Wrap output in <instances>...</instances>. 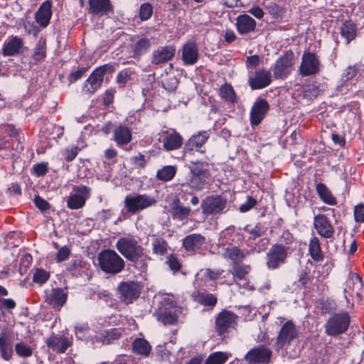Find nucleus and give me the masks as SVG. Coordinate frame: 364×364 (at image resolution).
<instances>
[{"label":"nucleus","mask_w":364,"mask_h":364,"mask_svg":"<svg viewBox=\"0 0 364 364\" xmlns=\"http://www.w3.org/2000/svg\"><path fill=\"white\" fill-rule=\"evenodd\" d=\"M163 86L165 89L168 90V91H173L176 89L178 82L175 77H170L166 80H164L163 82Z\"/></svg>","instance_id":"13d9d810"},{"label":"nucleus","mask_w":364,"mask_h":364,"mask_svg":"<svg viewBox=\"0 0 364 364\" xmlns=\"http://www.w3.org/2000/svg\"><path fill=\"white\" fill-rule=\"evenodd\" d=\"M293 54H285L281 56L274 63L272 68L273 74L277 79L286 78L293 70Z\"/></svg>","instance_id":"4468645a"},{"label":"nucleus","mask_w":364,"mask_h":364,"mask_svg":"<svg viewBox=\"0 0 364 364\" xmlns=\"http://www.w3.org/2000/svg\"><path fill=\"white\" fill-rule=\"evenodd\" d=\"M52 15L51 4L49 1L43 2L35 14L36 21L43 28H46Z\"/></svg>","instance_id":"c756f323"},{"label":"nucleus","mask_w":364,"mask_h":364,"mask_svg":"<svg viewBox=\"0 0 364 364\" xmlns=\"http://www.w3.org/2000/svg\"><path fill=\"white\" fill-rule=\"evenodd\" d=\"M114 70V66L110 64L97 68L85 82L83 91L88 94H93L102 85L105 73H112Z\"/></svg>","instance_id":"39448f33"},{"label":"nucleus","mask_w":364,"mask_h":364,"mask_svg":"<svg viewBox=\"0 0 364 364\" xmlns=\"http://www.w3.org/2000/svg\"><path fill=\"white\" fill-rule=\"evenodd\" d=\"M176 174V168L172 166H164L158 171L156 176L159 180L168 181L171 180Z\"/></svg>","instance_id":"49530a36"},{"label":"nucleus","mask_w":364,"mask_h":364,"mask_svg":"<svg viewBox=\"0 0 364 364\" xmlns=\"http://www.w3.org/2000/svg\"><path fill=\"white\" fill-rule=\"evenodd\" d=\"M67 300L66 292L60 289H53L52 291L47 295L46 301L48 304L54 306H63Z\"/></svg>","instance_id":"473e14b6"},{"label":"nucleus","mask_w":364,"mask_h":364,"mask_svg":"<svg viewBox=\"0 0 364 364\" xmlns=\"http://www.w3.org/2000/svg\"><path fill=\"white\" fill-rule=\"evenodd\" d=\"M249 252L248 250L245 252L237 247L231 246L225 248L223 255L224 258L231 260L232 264H235L243 261Z\"/></svg>","instance_id":"2f4dec72"},{"label":"nucleus","mask_w":364,"mask_h":364,"mask_svg":"<svg viewBox=\"0 0 364 364\" xmlns=\"http://www.w3.org/2000/svg\"><path fill=\"white\" fill-rule=\"evenodd\" d=\"M33 201L36 206L42 211H46L50 208V204L39 196H36Z\"/></svg>","instance_id":"bf43d9fd"},{"label":"nucleus","mask_w":364,"mask_h":364,"mask_svg":"<svg viewBox=\"0 0 364 364\" xmlns=\"http://www.w3.org/2000/svg\"><path fill=\"white\" fill-rule=\"evenodd\" d=\"M176 53V47L173 45L159 46L154 50L151 63L156 65L164 64L171 60Z\"/></svg>","instance_id":"f3484780"},{"label":"nucleus","mask_w":364,"mask_h":364,"mask_svg":"<svg viewBox=\"0 0 364 364\" xmlns=\"http://www.w3.org/2000/svg\"><path fill=\"white\" fill-rule=\"evenodd\" d=\"M316 191L319 198L326 204L335 205L337 204L336 198L333 196L328 188L322 183L316 184Z\"/></svg>","instance_id":"f704fd0d"},{"label":"nucleus","mask_w":364,"mask_h":364,"mask_svg":"<svg viewBox=\"0 0 364 364\" xmlns=\"http://www.w3.org/2000/svg\"><path fill=\"white\" fill-rule=\"evenodd\" d=\"M177 311L178 308L172 305L171 309H165L158 314L157 318L165 325L175 324L178 321Z\"/></svg>","instance_id":"c9c22d12"},{"label":"nucleus","mask_w":364,"mask_h":364,"mask_svg":"<svg viewBox=\"0 0 364 364\" xmlns=\"http://www.w3.org/2000/svg\"><path fill=\"white\" fill-rule=\"evenodd\" d=\"M122 333V328L102 330L96 333L95 339L97 342H101L104 345H109L119 339Z\"/></svg>","instance_id":"bb28decb"},{"label":"nucleus","mask_w":364,"mask_h":364,"mask_svg":"<svg viewBox=\"0 0 364 364\" xmlns=\"http://www.w3.org/2000/svg\"><path fill=\"white\" fill-rule=\"evenodd\" d=\"M90 12L99 16L107 15L112 11L110 0H88Z\"/></svg>","instance_id":"c85d7f7f"},{"label":"nucleus","mask_w":364,"mask_h":364,"mask_svg":"<svg viewBox=\"0 0 364 364\" xmlns=\"http://www.w3.org/2000/svg\"><path fill=\"white\" fill-rule=\"evenodd\" d=\"M309 252L311 257L316 262H320L323 259V255L321 251L320 241L318 237H312L309 244Z\"/></svg>","instance_id":"e433bc0d"},{"label":"nucleus","mask_w":364,"mask_h":364,"mask_svg":"<svg viewBox=\"0 0 364 364\" xmlns=\"http://www.w3.org/2000/svg\"><path fill=\"white\" fill-rule=\"evenodd\" d=\"M289 247L282 244H276L271 247L267 253V267L271 269L278 268L284 264L287 257Z\"/></svg>","instance_id":"9d476101"},{"label":"nucleus","mask_w":364,"mask_h":364,"mask_svg":"<svg viewBox=\"0 0 364 364\" xmlns=\"http://www.w3.org/2000/svg\"><path fill=\"white\" fill-rule=\"evenodd\" d=\"M156 200L146 194H138L135 196H126L124 206L128 213H136L137 211L153 206Z\"/></svg>","instance_id":"6e6552de"},{"label":"nucleus","mask_w":364,"mask_h":364,"mask_svg":"<svg viewBox=\"0 0 364 364\" xmlns=\"http://www.w3.org/2000/svg\"><path fill=\"white\" fill-rule=\"evenodd\" d=\"M73 191L74 193L70 194L67 199V206L73 210L80 209L90 197V189L85 186H75Z\"/></svg>","instance_id":"f8f14e48"},{"label":"nucleus","mask_w":364,"mask_h":364,"mask_svg":"<svg viewBox=\"0 0 364 364\" xmlns=\"http://www.w3.org/2000/svg\"><path fill=\"white\" fill-rule=\"evenodd\" d=\"M245 230L251 235L252 239L259 237L262 234V228L259 224L256 225L252 228H249L248 227H247L245 228Z\"/></svg>","instance_id":"680f3d73"},{"label":"nucleus","mask_w":364,"mask_h":364,"mask_svg":"<svg viewBox=\"0 0 364 364\" xmlns=\"http://www.w3.org/2000/svg\"><path fill=\"white\" fill-rule=\"evenodd\" d=\"M198 49L194 41H188L181 50V58L185 65H192L198 60Z\"/></svg>","instance_id":"b1692460"},{"label":"nucleus","mask_w":364,"mask_h":364,"mask_svg":"<svg viewBox=\"0 0 364 364\" xmlns=\"http://www.w3.org/2000/svg\"><path fill=\"white\" fill-rule=\"evenodd\" d=\"M132 350L142 355H148L151 350V346L146 340L138 338L132 343Z\"/></svg>","instance_id":"a19ab883"},{"label":"nucleus","mask_w":364,"mask_h":364,"mask_svg":"<svg viewBox=\"0 0 364 364\" xmlns=\"http://www.w3.org/2000/svg\"><path fill=\"white\" fill-rule=\"evenodd\" d=\"M354 217L357 222H364V205L360 204L355 207Z\"/></svg>","instance_id":"0e129e2a"},{"label":"nucleus","mask_w":364,"mask_h":364,"mask_svg":"<svg viewBox=\"0 0 364 364\" xmlns=\"http://www.w3.org/2000/svg\"><path fill=\"white\" fill-rule=\"evenodd\" d=\"M130 79V73L128 70H124L120 71L117 77V83L119 87H123L128 80Z\"/></svg>","instance_id":"5fc2aeb1"},{"label":"nucleus","mask_w":364,"mask_h":364,"mask_svg":"<svg viewBox=\"0 0 364 364\" xmlns=\"http://www.w3.org/2000/svg\"><path fill=\"white\" fill-rule=\"evenodd\" d=\"M272 355L270 348L260 346L250 350L244 357L248 364H269Z\"/></svg>","instance_id":"9b49d317"},{"label":"nucleus","mask_w":364,"mask_h":364,"mask_svg":"<svg viewBox=\"0 0 364 364\" xmlns=\"http://www.w3.org/2000/svg\"><path fill=\"white\" fill-rule=\"evenodd\" d=\"M152 252L158 255H164L167 252L168 243L161 237H155L152 241Z\"/></svg>","instance_id":"79ce46f5"},{"label":"nucleus","mask_w":364,"mask_h":364,"mask_svg":"<svg viewBox=\"0 0 364 364\" xmlns=\"http://www.w3.org/2000/svg\"><path fill=\"white\" fill-rule=\"evenodd\" d=\"M256 200L249 196L247 200L240 205V210L242 213L247 212L252 208H253L256 205Z\"/></svg>","instance_id":"e2e57ef3"},{"label":"nucleus","mask_w":364,"mask_h":364,"mask_svg":"<svg viewBox=\"0 0 364 364\" xmlns=\"http://www.w3.org/2000/svg\"><path fill=\"white\" fill-rule=\"evenodd\" d=\"M46 344L53 350L63 353L70 346V341L67 338L51 336L47 339Z\"/></svg>","instance_id":"72a5a7b5"},{"label":"nucleus","mask_w":364,"mask_h":364,"mask_svg":"<svg viewBox=\"0 0 364 364\" xmlns=\"http://www.w3.org/2000/svg\"><path fill=\"white\" fill-rule=\"evenodd\" d=\"M49 278V274L41 269H38L33 276V281L36 283L43 284Z\"/></svg>","instance_id":"3c124183"},{"label":"nucleus","mask_w":364,"mask_h":364,"mask_svg":"<svg viewBox=\"0 0 364 364\" xmlns=\"http://www.w3.org/2000/svg\"><path fill=\"white\" fill-rule=\"evenodd\" d=\"M299 331L291 321H287L280 328L274 343L275 350L279 351L287 348L298 337Z\"/></svg>","instance_id":"1a4fd4ad"},{"label":"nucleus","mask_w":364,"mask_h":364,"mask_svg":"<svg viewBox=\"0 0 364 364\" xmlns=\"http://www.w3.org/2000/svg\"><path fill=\"white\" fill-rule=\"evenodd\" d=\"M228 358L227 353L220 351L215 352L207 358L204 364H224Z\"/></svg>","instance_id":"a18cd8bd"},{"label":"nucleus","mask_w":364,"mask_h":364,"mask_svg":"<svg viewBox=\"0 0 364 364\" xmlns=\"http://www.w3.org/2000/svg\"><path fill=\"white\" fill-rule=\"evenodd\" d=\"M201 303L205 306H214L217 303V298L212 294L202 296Z\"/></svg>","instance_id":"052dcab7"},{"label":"nucleus","mask_w":364,"mask_h":364,"mask_svg":"<svg viewBox=\"0 0 364 364\" xmlns=\"http://www.w3.org/2000/svg\"><path fill=\"white\" fill-rule=\"evenodd\" d=\"M15 350L16 354L21 357H29L33 353L32 349L23 343H16Z\"/></svg>","instance_id":"8fccbe9b"},{"label":"nucleus","mask_w":364,"mask_h":364,"mask_svg":"<svg viewBox=\"0 0 364 364\" xmlns=\"http://www.w3.org/2000/svg\"><path fill=\"white\" fill-rule=\"evenodd\" d=\"M228 200L220 195H210L201 202L200 208L205 215H222L227 211Z\"/></svg>","instance_id":"20e7f679"},{"label":"nucleus","mask_w":364,"mask_h":364,"mask_svg":"<svg viewBox=\"0 0 364 364\" xmlns=\"http://www.w3.org/2000/svg\"><path fill=\"white\" fill-rule=\"evenodd\" d=\"M163 146L166 151L178 149L183 144V137L175 129L162 131Z\"/></svg>","instance_id":"dca6fc26"},{"label":"nucleus","mask_w":364,"mask_h":364,"mask_svg":"<svg viewBox=\"0 0 364 364\" xmlns=\"http://www.w3.org/2000/svg\"><path fill=\"white\" fill-rule=\"evenodd\" d=\"M166 263L169 268L173 272L178 271L181 269L180 262H178V259L172 255L167 257Z\"/></svg>","instance_id":"4d7b16f0"},{"label":"nucleus","mask_w":364,"mask_h":364,"mask_svg":"<svg viewBox=\"0 0 364 364\" xmlns=\"http://www.w3.org/2000/svg\"><path fill=\"white\" fill-rule=\"evenodd\" d=\"M341 34L349 43L356 36L355 25L351 21H346L341 26Z\"/></svg>","instance_id":"4c0bfd02"},{"label":"nucleus","mask_w":364,"mask_h":364,"mask_svg":"<svg viewBox=\"0 0 364 364\" xmlns=\"http://www.w3.org/2000/svg\"><path fill=\"white\" fill-rule=\"evenodd\" d=\"M46 56V41L45 38H41L35 47L31 58L35 62L43 60Z\"/></svg>","instance_id":"ea45409f"},{"label":"nucleus","mask_w":364,"mask_h":364,"mask_svg":"<svg viewBox=\"0 0 364 364\" xmlns=\"http://www.w3.org/2000/svg\"><path fill=\"white\" fill-rule=\"evenodd\" d=\"M33 172L37 176H42L48 172V166L46 163H40L33 166Z\"/></svg>","instance_id":"6e6d98bb"},{"label":"nucleus","mask_w":364,"mask_h":364,"mask_svg":"<svg viewBox=\"0 0 364 364\" xmlns=\"http://www.w3.org/2000/svg\"><path fill=\"white\" fill-rule=\"evenodd\" d=\"M209 136L208 131L200 132L197 134L193 135L185 144V152L187 153L196 149L200 153H204L205 149H203V146L207 141Z\"/></svg>","instance_id":"412c9836"},{"label":"nucleus","mask_w":364,"mask_h":364,"mask_svg":"<svg viewBox=\"0 0 364 364\" xmlns=\"http://www.w3.org/2000/svg\"><path fill=\"white\" fill-rule=\"evenodd\" d=\"M320 60L316 54L305 52L301 58L299 72L302 76H309L319 72Z\"/></svg>","instance_id":"ddd939ff"},{"label":"nucleus","mask_w":364,"mask_h":364,"mask_svg":"<svg viewBox=\"0 0 364 364\" xmlns=\"http://www.w3.org/2000/svg\"><path fill=\"white\" fill-rule=\"evenodd\" d=\"M220 97L226 101L230 102H235L236 101V95L233 87L228 84L222 85L220 88Z\"/></svg>","instance_id":"c03bdc74"},{"label":"nucleus","mask_w":364,"mask_h":364,"mask_svg":"<svg viewBox=\"0 0 364 364\" xmlns=\"http://www.w3.org/2000/svg\"><path fill=\"white\" fill-rule=\"evenodd\" d=\"M236 26L237 31L245 34L253 31L256 28V21L247 14H242L237 17Z\"/></svg>","instance_id":"7c9ffc66"},{"label":"nucleus","mask_w":364,"mask_h":364,"mask_svg":"<svg viewBox=\"0 0 364 364\" xmlns=\"http://www.w3.org/2000/svg\"><path fill=\"white\" fill-rule=\"evenodd\" d=\"M97 259L101 269L107 274H118L125 267L124 260L114 250L111 249L101 251L97 256Z\"/></svg>","instance_id":"7ed1b4c3"},{"label":"nucleus","mask_w":364,"mask_h":364,"mask_svg":"<svg viewBox=\"0 0 364 364\" xmlns=\"http://www.w3.org/2000/svg\"><path fill=\"white\" fill-rule=\"evenodd\" d=\"M151 46V41L147 38H139L133 47V57L138 58L144 55Z\"/></svg>","instance_id":"58836bf2"},{"label":"nucleus","mask_w":364,"mask_h":364,"mask_svg":"<svg viewBox=\"0 0 364 364\" xmlns=\"http://www.w3.org/2000/svg\"><path fill=\"white\" fill-rule=\"evenodd\" d=\"M70 255V250L67 246L62 247L56 253L55 260L61 262L68 259Z\"/></svg>","instance_id":"603ef678"},{"label":"nucleus","mask_w":364,"mask_h":364,"mask_svg":"<svg viewBox=\"0 0 364 364\" xmlns=\"http://www.w3.org/2000/svg\"><path fill=\"white\" fill-rule=\"evenodd\" d=\"M79 149L77 146L66 148L63 151L64 159L67 161H72L77 155Z\"/></svg>","instance_id":"864d4df0"},{"label":"nucleus","mask_w":364,"mask_h":364,"mask_svg":"<svg viewBox=\"0 0 364 364\" xmlns=\"http://www.w3.org/2000/svg\"><path fill=\"white\" fill-rule=\"evenodd\" d=\"M358 73V70L354 66L348 67L343 75V80L344 81H348L353 79L356 76Z\"/></svg>","instance_id":"69168bd1"},{"label":"nucleus","mask_w":364,"mask_h":364,"mask_svg":"<svg viewBox=\"0 0 364 364\" xmlns=\"http://www.w3.org/2000/svg\"><path fill=\"white\" fill-rule=\"evenodd\" d=\"M191 208L184 206L178 197H175L170 204V213L173 219L183 220L191 213Z\"/></svg>","instance_id":"a878e982"},{"label":"nucleus","mask_w":364,"mask_h":364,"mask_svg":"<svg viewBox=\"0 0 364 364\" xmlns=\"http://www.w3.org/2000/svg\"><path fill=\"white\" fill-rule=\"evenodd\" d=\"M14 351L11 345L8 344L5 339H0V354L3 359L9 360L11 359Z\"/></svg>","instance_id":"de8ad7c7"},{"label":"nucleus","mask_w":364,"mask_h":364,"mask_svg":"<svg viewBox=\"0 0 364 364\" xmlns=\"http://www.w3.org/2000/svg\"><path fill=\"white\" fill-rule=\"evenodd\" d=\"M248 83L252 90L264 88L271 83V74L265 70H256L254 75L249 77Z\"/></svg>","instance_id":"4be33fe9"},{"label":"nucleus","mask_w":364,"mask_h":364,"mask_svg":"<svg viewBox=\"0 0 364 364\" xmlns=\"http://www.w3.org/2000/svg\"><path fill=\"white\" fill-rule=\"evenodd\" d=\"M269 109L268 102L264 99H257L250 111V122L252 125H258L264 119Z\"/></svg>","instance_id":"aec40b11"},{"label":"nucleus","mask_w":364,"mask_h":364,"mask_svg":"<svg viewBox=\"0 0 364 364\" xmlns=\"http://www.w3.org/2000/svg\"><path fill=\"white\" fill-rule=\"evenodd\" d=\"M153 14V6L149 3H144L141 5L139 17L141 21H146L149 19Z\"/></svg>","instance_id":"09e8293b"},{"label":"nucleus","mask_w":364,"mask_h":364,"mask_svg":"<svg viewBox=\"0 0 364 364\" xmlns=\"http://www.w3.org/2000/svg\"><path fill=\"white\" fill-rule=\"evenodd\" d=\"M190 178L181 183L182 191L187 192L190 189L193 191H201L209 187L212 177L208 165L201 162H192L189 166Z\"/></svg>","instance_id":"f03ea898"},{"label":"nucleus","mask_w":364,"mask_h":364,"mask_svg":"<svg viewBox=\"0 0 364 364\" xmlns=\"http://www.w3.org/2000/svg\"><path fill=\"white\" fill-rule=\"evenodd\" d=\"M363 287V282L361 277L356 273L350 274L346 281V287L344 289L345 298L347 302H349L348 295L350 296H360V291Z\"/></svg>","instance_id":"5701e85b"},{"label":"nucleus","mask_w":364,"mask_h":364,"mask_svg":"<svg viewBox=\"0 0 364 364\" xmlns=\"http://www.w3.org/2000/svg\"><path fill=\"white\" fill-rule=\"evenodd\" d=\"M87 68H80L78 70H77L75 72H73L70 74L69 76V81L70 83L75 82L77 80L80 79L82 75L86 72Z\"/></svg>","instance_id":"338daca9"},{"label":"nucleus","mask_w":364,"mask_h":364,"mask_svg":"<svg viewBox=\"0 0 364 364\" xmlns=\"http://www.w3.org/2000/svg\"><path fill=\"white\" fill-rule=\"evenodd\" d=\"M23 40L17 36H10L4 43L2 54L4 56H16L21 53L23 48Z\"/></svg>","instance_id":"6ab92c4d"},{"label":"nucleus","mask_w":364,"mask_h":364,"mask_svg":"<svg viewBox=\"0 0 364 364\" xmlns=\"http://www.w3.org/2000/svg\"><path fill=\"white\" fill-rule=\"evenodd\" d=\"M314 226L317 233L322 237L331 238L333 236V227L325 215H316L314 218Z\"/></svg>","instance_id":"a211bd4d"},{"label":"nucleus","mask_w":364,"mask_h":364,"mask_svg":"<svg viewBox=\"0 0 364 364\" xmlns=\"http://www.w3.org/2000/svg\"><path fill=\"white\" fill-rule=\"evenodd\" d=\"M117 251L141 272H146L151 257L140 245L139 240L132 235L119 237L115 245Z\"/></svg>","instance_id":"f257e3e1"},{"label":"nucleus","mask_w":364,"mask_h":364,"mask_svg":"<svg viewBox=\"0 0 364 364\" xmlns=\"http://www.w3.org/2000/svg\"><path fill=\"white\" fill-rule=\"evenodd\" d=\"M350 324V316L346 312L336 314L329 318L325 325L327 335L336 336L346 332Z\"/></svg>","instance_id":"423d86ee"},{"label":"nucleus","mask_w":364,"mask_h":364,"mask_svg":"<svg viewBox=\"0 0 364 364\" xmlns=\"http://www.w3.org/2000/svg\"><path fill=\"white\" fill-rule=\"evenodd\" d=\"M259 63V58L257 55H250L247 58L246 65L247 68H256Z\"/></svg>","instance_id":"774afa93"},{"label":"nucleus","mask_w":364,"mask_h":364,"mask_svg":"<svg viewBox=\"0 0 364 364\" xmlns=\"http://www.w3.org/2000/svg\"><path fill=\"white\" fill-rule=\"evenodd\" d=\"M132 139L130 129L124 125L117 126L113 131V139L117 145L122 147L128 144Z\"/></svg>","instance_id":"393cba45"},{"label":"nucleus","mask_w":364,"mask_h":364,"mask_svg":"<svg viewBox=\"0 0 364 364\" xmlns=\"http://www.w3.org/2000/svg\"><path fill=\"white\" fill-rule=\"evenodd\" d=\"M237 316L228 310H223L215 318V331L220 336L225 337L230 329L235 328L237 323Z\"/></svg>","instance_id":"0eeeda50"},{"label":"nucleus","mask_w":364,"mask_h":364,"mask_svg":"<svg viewBox=\"0 0 364 364\" xmlns=\"http://www.w3.org/2000/svg\"><path fill=\"white\" fill-rule=\"evenodd\" d=\"M118 291L121 297L129 302L137 299L141 294L139 285L133 281L121 282L118 286Z\"/></svg>","instance_id":"2eb2a0df"},{"label":"nucleus","mask_w":364,"mask_h":364,"mask_svg":"<svg viewBox=\"0 0 364 364\" xmlns=\"http://www.w3.org/2000/svg\"><path fill=\"white\" fill-rule=\"evenodd\" d=\"M205 243V238L200 234H191L183 240V247L187 252H196Z\"/></svg>","instance_id":"cd10ccee"},{"label":"nucleus","mask_w":364,"mask_h":364,"mask_svg":"<svg viewBox=\"0 0 364 364\" xmlns=\"http://www.w3.org/2000/svg\"><path fill=\"white\" fill-rule=\"evenodd\" d=\"M250 269V266L235 262L232 264V274L234 277L241 280L245 278Z\"/></svg>","instance_id":"37998d69"}]
</instances>
